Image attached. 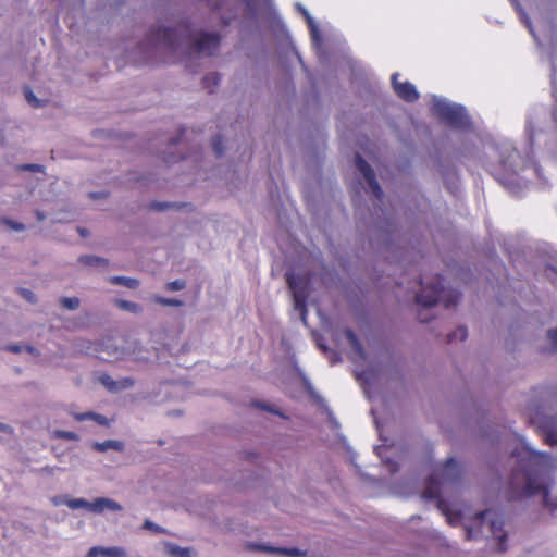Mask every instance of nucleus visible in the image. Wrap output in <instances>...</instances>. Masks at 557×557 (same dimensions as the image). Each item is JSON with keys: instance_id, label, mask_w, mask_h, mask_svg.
<instances>
[{"instance_id": "32", "label": "nucleus", "mask_w": 557, "mask_h": 557, "mask_svg": "<svg viewBox=\"0 0 557 557\" xmlns=\"http://www.w3.org/2000/svg\"><path fill=\"white\" fill-rule=\"evenodd\" d=\"M119 306L122 309H125V310L134 312V313H137V312L140 311V306L138 304L132 302V301H127V300H120L119 301Z\"/></svg>"}, {"instance_id": "4", "label": "nucleus", "mask_w": 557, "mask_h": 557, "mask_svg": "<svg viewBox=\"0 0 557 557\" xmlns=\"http://www.w3.org/2000/svg\"><path fill=\"white\" fill-rule=\"evenodd\" d=\"M462 469L454 459L448 458L446 462L434 471L429 478L426 487L423 492V498L426 500H437L438 508L445 509V502L442 499V493L446 487L457 485L461 479Z\"/></svg>"}, {"instance_id": "50", "label": "nucleus", "mask_w": 557, "mask_h": 557, "mask_svg": "<svg viewBox=\"0 0 557 557\" xmlns=\"http://www.w3.org/2000/svg\"><path fill=\"white\" fill-rule=\"evenodd\" d=\"M178 141H180V138H178V137H177V138H173V139L171 140V143H170V146H176V145L178 144Z\"/></svg>"}, {"instance_id": "47", "label": "nucleus", "mask_w": 557, "mask_h": 557, "mask_svg": "<svg viewBox=\"0 0 557 557\" xmlns=\"http://www.w3.org/2000/svg\"><path fill=\"white\" fill-rule=\"evenodd\" d=\"M0 431L3 433H12L13 430L9 424L0 422Z\"/></svg>"}, {"instance_id": "15", "label": "nucleus", "mask_w": 557, "mask_h": 557, "mask_svg": "<svg viewBox=\"0 0 557 557\" xmlns=\"http://www.w3.org/2000/svg\"><path fill=\"white\" fill-rule=\"evenodd\" d=\"M255 547L258 549L264 550V552L275 553V554L287 556V557H300V556L305 555L300 549H298L296 547L287 548V547H273V546H265V545H255Z\"/></svg>"}, {"instance_id": "30", "label": "nucleus", "mask_w": 557, "mask_h": 557, "mask_svg": "<svg viewBox=\"0 0 557 557\" xmlns=\"http://www.w3.org/2000/svg\"><path fill=\"white\" fill-rule=\"evenodd\" d=\"M212 147L218 157H221L224 152L223 138L221 135H216L212 139Z\"/></svg>"}, {"instance_id": "26", "label": "nucleus", "mask_w": 557, "mask_h": 557, "mask_svg": "<svg viewBox=\"0 0 557 557\" xmlns=\"http://www.w3.org/2000/svg\"><path fill=\"white\" fill-rule=\"evenodd\" d=\"M24 95H25V98L27 100V102L34 107V108H40L42 106V101L40 99H38L34 92L32 91V89L29 87H26L24 89Z\"/></svg>"}, {"instance_id": "31", "label": "nucleus", "mask_w": 557, "mask_h": 557, "mask_svg": "<svg viewBox=\"0 0 557 557\" xmlns=\"http://www.w3.org/2000/svg\"><path fill=\"white\" fill-rule=\"evenodd\" d=\"M116 383H117V392H121V391H125V389L133 387L135 384V381H134V379L127 376V377H122L120 380H116Z\"/></svg>"}, {"instance_id": "20", "label": "nucleus", "mask_w": 557, "mask_h": 557, "mask_svg": "<svg viewBox=\"0 0 557 557\" xmlns=\"http://www.w3.org/2000/svg\"><path fill=\"white\" fill-rule=\"evenodd\" d=\"M78 261L88 267H106L108 261L94 255L81 256Z\"/></svg>"}, {"instance_id": "36", "label": "nucleus", "mask_w": 557, "mask_h": 557, "mask_svg": "<svg viewBox=\"0 0 557 557\" xmlns=\"http://www.w3.org/2000/svg\"><path fill=\"white\" fill-rule=\"evenodd\" d=\"M143 528L146 529V530H150V531L157 532V533H162V532L165 531L162 527L158 525L157 523H154V522H152L150 520H146L144 522Z\"/></svg>"}, {"instance_id": "17", "label": "nucleus", "mask_w": 557, "mask_h": 557, "mask_svg": "<svg viewBox=\"0 0 557 557\" xmlns=\"http://www.w3.org/2000/svg\"><path fill=\"white\" fill-rule=\"evenodd\" d=\"M509 1L513 5V8L516 9L517 13L519 14V17H520L521 22L528 27V29L531 33V35L533 36V38L536 41H539V38H537V36H536L535 32H534L533 25L531 23V20L528 16V14L524 11V9L521 7L519 0H509Z\"/></svg>"}, {"instance_id": "37", "label": "nucleus", "mask_w": 557, "mask_h": 557, "mask_svg": "<svg viewBox=\"0 0 557 557\" xmlns=\"http://www.w3.org/2000/svg\"><path fill=\"white\" fill-rule=\"evenodd\" d=\"M51 502L54 506H61V505H66L67 506V502H70V498L67 496H64V495H58V496H53L51 498Z\"/></svg>"}, {"instance_id": "18", "label": "nucleus", "mask_w": 557, "mask_h": 557, "mask_svg": "<svg viewBox=\"0 0 557 557\" xmlns=\"http://www.w3.org/2000/svg\"><path fill=\"white\" fill-rule=\"evenodd\" d=\"M165 553L171 557H190V548L181 547L174 543L165 542L164 543Z\"/></svg>"}, {"instance_id": "8", "label": "nucleus", "mask_w": 557, "mask_h": 557, "mask_svg": "<svg viewBox=\"0 0 557 557\" xmlns=\"http://www.w3.org/2000/svg\"><path fill=\"white\" fill-rule=\"evenodd\" d=\"M286 281L288 287L293 293L294 307L296 310L300 311L301 320L304 323H306V299L308 297V278L294 272H287Z\"/></svg>"}, {"instance_id": "38", "label": "nucleus", "mask_w": 557, "mask_h": 557, "mask_svg": "<svg viewBox=\"0 0 557 557\" xmlns=\"http://www.w3.org/2000/svg\"><path fill=\"white\" fill-rule=\"evenodd\" d=\"M22 169L26 170V171L35 172V173H39V172L44 171V166L41 164H36V163L24 164V165H22Z\"/></svg>"}, {"instance_id": "41", "label": "nucleus", "mask_w": 557, "mask_h": 557, "mask_svg": "<svg viewBox=\"0 0 557 557\" xmlns=\"http://www.w3.org/2000/svg\"><path fill=\"white\" fill-rule=\"evenodd\" d=\"M95 412H84L75 414L77 421L94 420Z\"/></svg>"}, {"instance_id": "35", "label": "nucleus", "mask_w": 557, "mask_h": 557, "mask_svg": "<svg viewBox=\"0 0 557 557\" xmlns=\"http://www.w3.org/2000/svg\"><path fill=\"white\" fill-rule=\"evenodd\" d=\"M185 281L183 280H175V281H172V282H169L166 284V288L169 290H172V292H176V290H181L185 287Z\"/></svg>"}, {"instance_id": "40", "label": "nucleus", "mask_w": 557, "mask_h": 557, "mask_svg": "<svg viewBox=\"0 0 557 557\" xmlns=\"http://www.w3.org/2000/svg\"><path fill=\"white\" fill-rule=\"evenodd\" d=\"M20 293L29 302H35V294L32 290L22 288Z\"/></svg>"}, {"instance_id": "10", "label": "nucleus", "mask_w": 557, "mask_h": 557, "mask_svg": "<svg viewBox=\"0 0 557 557\" xmlns=\"http://www.w3.org/2000/svg\"><path fill=\"white\" fill-rule=\"evenodd\" d=\"M399 74L392 75V86L395 94L406 102H414L419 99V92L413 84L410 82L399 83L397 81Z\"/></svg>"}, {"instance_id": "29", "label": "nucleus", "mask_w": 557, "mask_h": 557, "mask_svg": "<svg viewBox=\"0 0 557 557\" xmlns=\"http://www.w3.org/2000/svg\"><path fill=\"white\" fill-rule=\"evenodd\" d=\"M154 300H156V302L163 305V306H172V307L183 306V301L175 299V298H164V297L157 296L154 298Z\"/></svg>"}, {"instance_id": "21", "label": "nucleus", "mask_w": 557, "mask_h": 557, "mask_svg": "<svg viewBox=\"0 0 557 557\" xmlns=\"http://www.w3.org/2000/svg\"><path fill=\"white\" fill-rule=\"evenodd\" d=\"M221 76L219 73H210L206 75L202 79L203 87L209 90V92H213L214 87L220 84Z\"/></svg>"}, {"instance_id": "25", "label": "nucleus", "mask_w": 557, "mask_h": 557, "mask_svg": "<svg viewBox=\"0 0 557 557\" xmlns=\"http://www.w3.org/2000/svg\"><path fill=\"white\" fill-rule=\"evenodd\" d=\"M79 299L77 297H63L61 298V305L67 310H76L79 307Z\"/></svg>"}, {"instance_id": "44", "label": "nucleus", "mask_w": 557, "mask_h": 557, "mask_svg": "<svg viewBox=\"0 0 557 557\" xmlns=\"http://www.w3.org/2000/svg\"><path fill=\"white\" fill-rule=\"evenodd\" d=\"M94 421L98 422L101 425H107L108 424L107 418L104 416H102V414H99V413H95Z\"/></svg>"}, {"instance_id": "49", "label": "nucleus", "mask_w": 557, "mask_h": 557, "mask_svg": "<svg viewBox=\"0 0 557 557\" xmlns=\"http://www.w3.org/2000/svg\"><path fill=\"white\" fill-rule=\"evenodd\" d=\"M182 158H183L182 156L176 158V157H174L172 154H169V156L164 157L166 162H175L176 160L182 159Z\"/></svg>"}, {"instance_id": "53", "label": "nucleus", "mask_w": 557, "mask_h": 557, "mask_svg": "<svg viewBox=\"0 0 557 557\" xmlns=\"http://www.w3.org/2000/svg\"><path fill=\"white\" fill-rule=\"evenodd\" d=\"M375 453L381 456V450H382V447L381 446H377L374 448Z\"/></svg>"}, {"instance_id": "14", "label": "nucleus", "mask_w": 557, "mask_h": 557, "mask_svg": "<svg viewBox=\"0 0 557 557\" xmlns=\"http://www.w3.org/2000/svg\"><path fill=\"white\" fill-rule=\"evenodd\" d=\"M541 429L550 445L557 444V417H546L541 422Z\"/></svg>"}, {"instance_id": "9", "label": "nucleus", "mask_w": 557, "mask_h": 557, "mask_svg": "<svg viewBox=\"0 0 557 557\" xmlns=\"http://www.w3.org/2000/svg\"><path fill=\"white\" fill-rule=\"evenodd\" d=\"M355 161H356V168L358 169V171L362 174V176L367 181L369 188L371 189V191L373 193L375 198L381 201L383 198V190L376 180L373 169L359 153H356Z\"/></svg>"}, {"instance_id": "57", "label": "nucleus", "mask_w": 557, "mask_h": 557, "mask_svg": "<svg viewBox=\"0 0 557 557\" xmlns=\"http://www.w3.org/2000/svg\"><path fill=\"white\" fill-rule=\"evenodd\" d=\"M79 233L82 236H86V231L84 228H79Z\"/></svg>"}, {"instance_id": "24", "label": "nucleus", "mask_w": 557, "mask_h": 557, "mask_svg": "<svg viewBox=\"0 0 557 557\" xmlns=\"http://www.w3.org/2000/svg\"><path fill=\"white\" fill-rule=\"evenodd\" d=\"M99 381L109 392L117 393L116 380H114L109 374H101L99 376Z\"/></svg>"}, {"instance_id": "56", "label": "nucleus", "mask_w": 557, "mask_h": 557, "mask_svg": "<svg viewBox=\"0 0 557 557\" xmlns=\"http://www.w3.org/2000/svg\"><path fill=\"white\" fill-rule=\"evenodd\" d=\"M99 196H100V195H99V194H97V193H91V194H90V197H91V198H98Z\"/></svg>"}, {"instance_id": "3", "label": "nucleus", "mask_w": 557, "mask_h": 557, "mask_svg": "<svg viewBox=\"0 0 557 557\" xmlns=\"http://www.w3.org/2000/svg\"><path fill=\"white\" fill-rule=\"evenodd\" d=\"M148 44L162 47L174 54L212 55L221 44V36L215 32L195 33L190 25L180 24L175 28L157 27L150 30Z\"/></svg>"}, {"instance_id": "1", "label": "nucleus", "mask_w": 557, "mask_h": 557, "mask_svg": "<svg viewBox=\"0 0 557 557\" xmlns=\"http://www.w3.org/2000/svg\"><path fill=\"white\" fill-rule=\"evenodd\" d=\"M478 159L512 196L521 197L533 178L541 188L548 186L542 177L541 166L530 157L522 159L509 139H486Z\"/></svg>"}, {"instance_id": "43", "label": "nucleus", "mask_w": 557, "mask_h": 557, "mask_svg": "<svg viewBox=\"0 0 557 557\" xmlns=\"http://www.w3.org/2000/svg\"><path fill=\"white\" fill-rule=\"evenodd\" d=\"M170 206H171V205H170V203H168V202H154V203H152V206H151V207H152L153 209L158 210V211H163V210H165V209L170 208Z\"/></svg>"}, {"instance_id": "39", "label": "nucleus", "mask_w": 557, "mask_h": 557, "mask_svg": "<svg viewBox=\"0 0 557 557\" xmlns=\"http://www.w3.org/2000/svg\"><path fill=\"white\" fill-rule=\"evenodd\" d=\"M547 338L550 341L552 345L557 350V327L547 331Z\"/></svg>"}, {"instance_id": "19", "label": "nucleus", "mask_w": 557, "mask_h": 557, "mask_svg": "<svg viewBox=\"0 0 557 557\" xmlns=\"http://www.w3.org/2000/svg\"><path fill=\"white\" fill-rule=\"evenodd\" d=\"M345 336L347 338V341L349 342L351 348L354 349V351L361 358V359H364V350L362 348V345L361 343L359 342L357 335L354 333V331L351 329H345Z\"/></svg>"}, {"instance_id": "27", "label": "nucleus", "mask_w": 557, "mask_h": 557, "mask_svg": "<svg viewBox=\"0 0 557 557\" xmlns=\"http://www.w3.org/2000/svg\"><path fill=\"white\" fill-rule=\"evenodd\" d=\"M468 337V331L465 326L457 327L453 333L448 334V342L459 338L460 341H465Z\"/></svg>"}, {"instance_id": "42", "label": "nucleus", "mask_w": 557, "mask_h": 557, "mask_svg": "<svg viewBox=\"0 0 557 557\" xmlns=\"http://www.w3.org/2000/svg\"><path fill=\"white\" fill-rule=\"evenodd\" d=\"M331 364H335L336 362L341 361V357L336 351L330 350L327 355Z\"/></svg>"}, {"instance_id": "12", "label": "nucleus", "mask_w": 557, "mask_h": 557, "mask_svg": "<svg viewBox=\"0 0 557 557\" xmlns=\"http://www.w3.org/2000/svg\"><path fill=\"white\" fill-rule=\"evenodd\" d=\"M87 557H126V550L120 546H94L88 550Z\"/></svg>"}, {"instance_id": "54", "label": "nucleus", "mask_w": 557, "mask_h": 557, "mask_svg": "<svg viewBox=\"0 0 557 557\" xmlns=\"http://www.w3.org/2000/svg\"><path fill=\"white\" fill-rule=\"evenodd\" d=\"M419 319L421 322H428V319L422 315V313H419Z\"/></svg>"}, {"instance_id": "5", "label": "nucleus", "mask_w": 557, "mask_h": 557, "mask_svg": "<svg viewBox=\"0 0 557 557\" xmlns=\"http://www.w3.org/2000/svg\"><path fill=\"white\" fill-rule=\"evenodd\" d=\"M431 110L444 124L453 129L468 131L472 123L467 109L455 102H450L446 98L432 96Z\"/></svg>"}, {"instance_id": "51", "label": "nucleus", "mask_w": 557, "mask_h": 557, "mask_svg": "<svg viewBox=\"0 0 557 557\" xmlns=\"http://www.w3.org/2000/svg\"><path fill=\"white\" fill-rule=\"evenodd\" d=\"M257 407H259V408H261V409H264V410H269V411H271V409H270L268 406L262 405V404H259V403L257 404Z\"/></svg>"}, {"instance_id": "6", "label": "nucleus", "mask_w": 557, "mask_h": 557, "mask_svg": "<svg viewBox=\"0 0 557 557\" xmlns=\"http://www.w3.org/2000/svg\"><path fill=\"white\" fill-rule=\"evenodd\" d=\"M444 278L436 275L432 284L420 281L421 289L416 296V300L424 308L442 302L445 308L455 306L460 299V293L456 289H446L443 286Z\"/></svg>"}, {"instance_id": "33", "label": "nucleus", "mask_w": 557, "mask_h": 557, "mask_svg": "<svg viewBox=\"0 0 557 557\" xmlns=\"http://www.w3.org/2000/svg\"><path fill=\"white\" fill-rule=\"evenodd\" d=\"M2 223L16 232H22L25 230V225L23 223L15 222L8 218H3Z\"/></svg>"}, {"instance_id": "13", "label": "nucleus", "mask_w": 557, "mask_h": 557, "mask_svg": "<svg viewBox=\"0 0 557 557\" xmlns=\"http://www.w3.org/2000/svg\"><path fill=\"white\" fill-rule=\"evenodd\" d=\"M122 506L114 499L108 497H98L92 502V512L102 513L106 510L121 511Z\"/></svg>"}, {"instance_id": "28", "label": "nucleus", "mask_w": 557, "mask_h": 557, "mask_svg": "<svg viewBox=\"0 0 557 557\" xmlns=\"http://www.w3.org/2000/svg\"><path fill=\"white\" fill-rule=\"evenodd\" d=\"M53 436L55 438H62L67 441H77L79 438L75 432L64 430H55L53 432Z\"/></svg>"}, {"instance_id": "52", "label": "nucleus", "mask_w": 557, "mask_h": 557, "mask_svg": "<svg viewBox=\"0 0 557 557\" xmlns=\"http://www.w3.org/2000/svg\"><path fill=\"white\" fill-rule=\"evenodd\" d=\"M221 21L225 25H227L230 23V18H226L225 16H221Z\"/></svg>"}, {"instance_id": "46", "label": "nucleus", "mask_w": 557, "mask_h": 557, "mask_svg": "<svg viewBox=\"0 0 557 557\" xmlns=\"http://www.w3.org/2000/svg\"><path fill=\"white\" fill-rule=\"evenodd\" d=\"M7 349H8L9 351H11V352H15V354H17V352H21V351H22L23 347H22V346H18V345H9V346L7 347Z\"/></svg>"}, {"instance_id": "45", "label": "nucleus", "mask_w": 557, "mask_h": 557, "mask_svg": "<svg viewBox=\"0 0 557 557\" xmlns=\"http://www.w3.org/2000/svg\"><path fill=\"white\" fill-rule=\"evenodd\" d=\"M476 533L478 532L472 527L466 528V537L468 540H472V539L476 537Z\"/></svg>"}, {"instance_id": "7", "label": "nucleus", "mask_w": 557, "mask_h": 557, "mask_svg": "<svg viewBox=\"0 0 557 557\" xmlns=\"http://www.w3.org/2000/svg\"><path fill=\"white\" fill-rule=\"evenodd\" d=\"M475 525L483 532L485 529L497 540V550L505 552L507 549V535L504 532V520L502 516L491 509L481 511L474 519Z\"/></svg>"}, {"instance_id": "11", "label": "nucleus", "mask_w": 557, "mask_h": 557, "mask_svg": "<svg viewBox=\"0 0 557 557\" xmlns=\"http://www.w3.org/2000/svg\"><path fill=\"white\" fill-rule=\"evenodd\" d=\"M295 8L299 11L305 17L308 27L310 29L312 45L315 49H319L322 45V36L319 29V26L314 18L310 15L309 11L299 2L295 3Z\"/></svg>"}, {"instance_id": "48", "label": "nucleus", "mask_w": 557, "mask_h": 557, "mask_svg": "<svg viewBox=\"0 0 557 557\" xmlns=\"http://www.w3.org/2000/svg\"><path fill=\"white\" fill-rule=\"evenodd\" d=\"M35 214L38 221H44L46 219V214L40 210H36Z\"/></svg>"}, {"instance_id": "23", "label": "nucleus", "mask_w": 557, "mask_h": 557, "mask_svg": "<svg viewBox=\"0 0 557 557\" xmlns=\"http://www.w3.org/2000/svg\"><path fill=\"white\" fill-rule=\"evenodd\" d=\"M67 507L71 509H87L92 512V502H88L84 498H70L67 502Z\"/></svg>"}, {"instance_id": "22", "label": "nucleus", "mask_w": 557, "mask_h": 557, "mask_svg": "<svg viewBox=\"0 0 557 557\" xmlns=\"http://www.w3.org/2000/svg\"><path fill=\"white\" fill-rule=\"evenodd\" d=\"M110 281L114 284H120L132 289H135L139 286L138 280L127 276H113Z\"/></svg>"}, {"instance_id": "2", "label": "nucleus", "mask_w": 557, "mask_h": 557, "mask_svg": "<svg viewBox=\"0 0 557 557\" xmlns=\"http://www.w3.org/2000/svg\"><path fill=\"white\" fill-rule=\"evenodd\" d=\"M524 449L529 454L528 460H520L510 478L512 498L543 495L546 506L557 509V502L549 498V488L554 484L553 473L557 469V460L549 454L532 449L528 444Z\"/></svg>"}, {"instance_id": "55", "label": "nucleus", "mask_w": 557, "mask_h": 557, "mask_svg": "<svg viewBox=\"0 0 557 557\" xmlns=\"http://www.w3.org/2000/svg\"><path fill=\"white\" fill-rule=\"evenodd\" d=\"M318 345H319V347H320L323 351L327 352V349H326V347H325L324 345H322V344H318Z\"/></svg>"}, {"instance_id": "58", "label": "nucleus", "mask_w": 557, "mask_h": 557, "mask_svg": "<svg viewBox=\"0 0 557 557\" xmlns=\"http://www.w3.org/2000/svg\"><path fill=\"white\" fill-rule=\"evenodd\" d=\"M26 349L29 351V352H33L35 349L33 347H29L27 346Z\"/></svg>"}, {"instance_id": "34", "label": "nucleus", "mask_w": 557, "mask_h": 557, "mask_svg": "<svg viewBox=\"0 0 557 557\" xmlns=\"http://www.w3.org/2000/svg\"><path fill=\"white\" fill-rule=\"evenodd\" d=\"M550 67H552L550 82H552L553 92L555 94L557 90V64L554 59H552Z\"/></svg>"}, {"instance_id": "16", "label": "nucleus", "mask_w": 557, "mask_h": 557, "mask_svg": "<svg viewBox=\"0 0 557 557\" xmlns=\"http://www.w3.org/2000/svg\"><path fill=\"white\" fill-rule=\"evenodd\" d=\"M92 448L99 453H104L109 449L122 451L124 449V443L116 440H107L104 442H94Z\"/></svg>"}]
</instances>
